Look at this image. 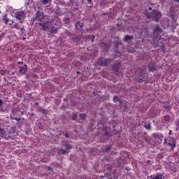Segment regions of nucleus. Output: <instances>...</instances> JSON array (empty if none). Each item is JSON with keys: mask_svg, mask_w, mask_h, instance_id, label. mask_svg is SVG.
I'll return each instance as SVG.
<instances>
[{"mask_svg": "<svg viewBox=\"0 0 179 179\" xmlns=\"http://www.w3.org/2000/svg\"><path fill=\"white\" fill-rule=\"evenodd\" d=\"M162 33H163V30L157 25L154 29L152 37L154 38L155 47H161L162 50L164 52L166 47L163 43V41H164V38H162Z\"/></svg>", "mask_w": 179, "mask_h": 179, "instance_id": "f257e3e1", "label": "nucleus"}, {"mask_svg": "<svg viewBox=\"0 0 179 179\" xmlns=\"http://www.w3.org/2000/svg\"><path fill=\"white\" fill-rule=\"evenodd\" d=\"M145 15L147 16V19H151V20H154V22H159L160 19H162V13H160L157 10H152L150 12L145 10Z\"/></svg>", "mask_w": 179, "mask_h": 179, "instance_id": "f03ea898", "label": "nucleus"}, {"mask_svg": "<svg viewBox=\"0 0 179 179\" xmlns=\"http://www.w3.org/2000/svg\"><path fill=\"white\" fill-rule=\"evenodd\" d=\"M113 59L100 57L97 62V64L100 66H108V64L113 62Z\"/></svg>", "mask_w": 179, "mask_h": 179, "instance_id": "7ed1b4c3", "label": "nucleus"}, {"mask_svg": "<svg viewBox=\"0 0 179 179\" xmlns=\"http://www.w3.org/2000/svg\"><path fill=\"white\" fill-rule=\"evenodd\" d=\"M44 18V13L38 11L35 14V17H32L31 22H41Z\"/></svg>", "mask_w": 179, "mask_h": 179, "instance_id": "20e7f679", "label": "nucleus"}, {"mask_svg": "<svg viewBox=\"0 0 179 179\" xmlns=\"http://www.w3.org/2000/svg\"><path fill=\"white\" fill-rule=\"evenodd\" d=\"M14 17L18 19V20H22L24 19L26 15L24 14V11H13Z\"/></svg>", "mask_w": 179, "mask_h": 179, "instance_id": "39448f33", "label": "nucleus"}, {"mask_svg": "<svg viewBox=\"0 0 179 179\" xmlns=\"http://www.w3.org/2000/svg\"><path fill=\"white\" fill-rule=\"evenodd\" d=\"M168 145L171 148V150L174 152V148L177 146V143H176V139L173 138L169 137L168 138Z\"/></svg>", "mask_w": 179, "mask_h": 179, "instance_id": "423d86ee", "label": "nucleus"}, {"mask_svg": "<svg viewBox=\"0 0 179 179\" xmlns=\"http://www.w3.org/2000/svg\"><path fill=\"white\" fill-rule=\"evenodd\" d=\"M121 62L116 61L113 66V71H115V72H118V71H120V68H121Z\"/></svg>", "mask_w": 179, "mask_h": 179, "instance_id": "0eeeda50", "label": "nucleus"}, {"mask_svg": "<svg viewBox=\"0 0 179 179\" xmlns=\"http://www.w3.org/2000/svg\"><path fill=\"white\" fill-rule=\"evenodd\" d=\"M27 72V65L24 64L21 67H20V73H22V75H24Z\"/></svg>", "mask_w": 179, "mask_h": 179, "instance_id": "6e6552de", "label": "nucleus"}, {"mask_svg": "<svg viewBox=\"0 0 179 179\" xmlns=\"http://www.w3.org/2000/svg\"><path fill=\"white\" fill-rule=\"evenodd\" d=\"M152 138H155V139H158L162 142V138H163V134L159 133H154L152 134Z\"/></svg>", "mask_w": 179, "mask_h": 179, "instance_id": "1a4fd4ad", "label": "nucleus"}, {"mask_svg": "<svg viewBox=\"0 0 179 179\" xmlns=\"http://www.w3.org/2000/svg\"><path fill=\"white\" fill-rule=\"evenodd\" d=\"M75 27L77 29V30H82V29H83V24L81 22L78 21L75 24Z\"/></svg>", "mask_w": 179, "mask_h": 179, "instance_id": "9d476101", "label": "nucleus"}, {"mask_svg": "<svg viewBox=\"0 0 179 179\" xmlns=\"http://www.w3.org/2000/svg\"><path fill=\"white\" fill-rule=\"evenodd\" d=\"M148 69L150 72H155V71H156V65H155L154 63H149Z\"/></svg>", "mask_w": 179, "mask_h": 179, "instance_id": "9b49d317", "label": "nucleus"}, {"mask_svg": "<svg viewBox=\"0 0 179 179\" xmlns=\"http://www.w3.org/2000/svg\"><path fill=\"white\" fill-rule=\"evenodd\" d=\"M143 82H148V77H146V76H141L138 79V83H143Z\"/></svg>", "mask_w": 179, "mask_h": 179, "instance_id": "f8f14e48", "label": "nucleus"}, {"mask_svg": "<svg viewBox=\"0 0 179 179\" xmlns=\"http://www.w3.org/2000/svg\"><path fill=\"white\" fill-rule=\"evenodd\" d=\"M2 22L4 23V24H8L9 23L10 20L8 18V15L6 14L2 17Z\"/></svg>", "mask_w": 179, "mask_h": 179, "instance_id": "ddd939ff", "label": "nucleus"}, {"mask_svg": "<svg viewBox=\"0 0 179 179\" xmlns=\"http://www.w3.org/2000/svg\"><path fill=\"white\" fill-rule=\"evenodd\" d=\"M0 138H6V131L2 128H0Z\"/></svg>", "mask_w": 179, "mask_h": 179, "instance_id": "4468645a", "label": "nucleus"}, {"mask_svg": "<svg viewBox=\"0 0 179 179\" xmlns=\"http://www.w3.org/2000/svg\"><path fill=\"white\" fill-rule=\"evenodd\" d=\"M134 38L133 36L126 35L124 37V41H129V40H132Z\"/></svg>", "mask_w": 179, "mask_h": 179, "instance_id": "2eb2a0df", "label": "nucleus"}, {"mask_svg": "<svg viewBox=\"0 0 179 179\" xmlns=\"http://www.w3.org/2000/svg\"><path fill=\"white\" fill-rule=\"evenodd\" d=\"M152 179H163V174L158 173L156 176L153 177Z\"/></svg>", "mask_w": 179, "mask_h": 179, "instance_id": "dca6fc26", "label": "nucleus"}, {"mask_svg": "<svg viewBox=\"0 0 179 179\" xmlns=\"http://www.w3.org/2000/svg\"><path fill=\"white\" fill-rule=\"evenodd\" d=\"M64 22L66 24H69V23H71V18H69V17H65L64 19Z\"/></svg>", "mask_w": 179, "mask_h": 179, "instance_id": "f3484780", "label": "nucleus"}, {"mask_svg": "<svg viewBox=\"0 0 179 179\" xmlns=\"http://www.w3.org/2000/svg\"><path fill=\"white\" fill-rule=\"evenodd\" d=\"M79 116L81 120H86L87 115L86 113H80Z\"/></svg>", "mask_w": 179, "mask_h": 179, "instance_id": "a211bd4d", "label": "nucleus"}, {"mask_svg": "<svg viewBox=\"0 0 179 179\" xmlns=\"http://www.w3.org/2000/svg\"><path fill=\"white\" fill-rule=\"evenodd\" d=\"M143 127L144 128H145V129H152V127H150V123H144Z\"/></svg>", "mask_w": 179, "mask_h": 179, "instance_id": "6ab92c4d", "label": "nucleus"}, {"mask_svg": "<svg viewBox=\"0 0 179 179\" xmlns=\"http://www.w3.org/2000/svg\"><path fill=\"white\" fill-rule=\"evenodd\" d=\"M113 100L114 103H117V102L120 101V98L117 95H115L113 96Z\"/></svg>", "mask_w": 179, "mask_h": 179, "instance_id": "aec40b11", "label": "nucleus"}, {"mask_svg": "<svg viewBox=\"0 0 179 179\" xmlns=\"http://www.w3.org/2000/svg\"><path fill=\"white\" fill-rule=\"evenodd\" d=\"M66 153V150L64 149H60L58 152V155H65Z\"/></svg>", "mask_w": 179, "mask_h": 179, "instance_id": "412c9836", "label": "nucleus"}, {"mask_svg": "<svg viewBox=\"0 0 179 179\" xmlns=\"http://www.w3.org/2000/svg\"><path fill=\"white\" fill-rule=\"evenodd\" d=\"M39 113H41L42 114L45 115V114H47V110H45V109H44L43 108H41L39 109Z\"/></svg>", "mask_w": 179, "mask_h": 179, "instance_id": "4be33fe9", "label": "nucleus"}, {"mask_svg": "<svg viewBox=\"0 0 179 179\" xmlns=\"http://www.w3.org/2000/svg\"><path fill=\"white\" fill-rule=\"evenodd\" d=\"M72 118L73 121H78V114L73 113Z\"/></svg>", "mask_w": 179, "mask_h": 179, "instance_id": "5701e85b", "label": "nucleus"}, {"mask_svg": "<svg viewBox=\"0 0 179 179\" xmlns=\"http://www.w3.org/2000/svg\"><path fill=\"white\" fill-rule=\"evenodd\" d=\"M13 27H14V29H17V30H20V27L19 26V24H17V23L14 24Z\"/></svg>", "mask_w": 179, "mask_h": 179, "instance_id": "b1692460", "label": "nucleus"}, {"mask_svg": "<svg viewBox=\"0 0 179 179\" xmlns=\"http://www.w3.org/2000/svg\"><path fill=\"white\" fill-rule=\"evenodd\" d=\"M57 31H58V29H52L51 30H50V33L52 34H55V33H57Z\"/></svg>", "mask_w": 179, "mask_h": 179, "instance_id": "393cba45", "label": "nucleus"}, {"mask_svg": "<svg viewBox=\"0 0 179 179\" xmlns=\"http://www.w3.org/2000/svg\"><path fill=\"white\" fill-rule=\"evenodd\" d=\"M164 120L166 121V122L170 121V115H165L164 117Z\"/></svg>", "mask_w": 179, "mask_h": 179, "instance_id": "a878e982", "label": "nucleus"}, {"mask_svg": "<svg viewBox=\"0 0 179 179\" xmlns=\"http://www.w3.org/2000/svg\"><path fill=\"white\" fill-rule=\"evenodd\" d=\"M143 140L145 141V142H149V137L148 136L144 135L143 136Z\"/></svg>", "mask_w": 179, "mask_h": 179, "instance_id": "bb28decb", "label": "nucleus"}, {"mask_svg": "<svg viewBox=\"0 0 179 179\" xmlns=\"http://www.w3.org/2000/svg\"><path fill=\"white\" fill-rule=\"evenodd\" d=\"M43 5H47L49 2H51V0H42Z\"/></svg>", "mask_w": 179, "mask_h": 179, "instance_id": "cd10ccee", "label": "nucleus"}, {"mask_svg": "<svg viewBox=\"0 0 179 179\" xmlns=\"http://www.w3.org/2000/svg\"><path fill=\"white\" fill-rule=\"evenodd\" d=\"M109 150H111V147L106 146L104 149V152H108Z\"/></svg>", "mask_w": 179, "mask_h": 179, "instance_id": "c85d7f7f", "label": "nucleus"}, {"mask_svg": "<svg viewBox=\"0 0 179 179\" xmlns=\"http://www.w3.org/2000/svg\"><path fill=\"white\" fill-rule=\"evenodd\" d=\"M21 33H22V34H24V33H26V29H24V27L20 28Z\"/></svg>", "mask_w": 179, "mask_h": 179, "instance_id": "c756f323", "label": "nucleus"}, {"mask_svg": "<svg viewBox=\"0 0 179 179\" xmlns=\"http://www.w3.org/2000/svg\"><path fill=\"white\" fill-rule=\"evenodd\" d=\"M66 150H69L70 149H72V146L67 144V145H66Z\"/></svg>", "mask_w": 179, "mask_h": 179, "instance_id": "7c9ffc66", "label": "nucleus"}, {"mask_svg": "<svg viewBox=\"0 0 179 179\" xmlns=\"http://www.w3.org/2000/svg\"><path fill=\"white\" fill-rule=\"evenodd\" d=\"M3 106V100L0 99V108Z\"/></svg>", "mask_w": 179, "mask_h": 179, "instance_id": "2f4dec72", "label": "nucleus"}, {"mask_svg": "<svg viewBox=\"0 0 179 179\" xmlns=\"http://www.w3.org/2000/svg\"><path fill=\"white\" fill-rule=\"evenodd\" d=\"M13 120H15V121H20L22 119L20 117H13Z\"/></svg>", "mask_w": 179, "mask_h": 179, "instance_id": "473e14b6", "label": "nucleus"}, {"mask_svg": "<svg viewBox=\"0 0 179 179\" xmlns=\"http://www.w3.org/2000/svg\"><path fill=\"white\" fill-rule=\"evenodd\" d=\"M48 23H54V19L48 20Z\"/></svg>", "mask_w": 179, "mask_h": 179, "instance_id": "72a5a7b5", "label": "nucleus"}, {"mask_svg": "<svg viewBox=\"0 0 179 179\" xmlns=\"http://www.w3.org/2000/svg\"><path fill=\"white\" fill-rule=\"evenodd\" d=\"M43 27V30H44V31H45V30H47V27H45V24L42 25Z\"/></svg>", "mask_w": 179, "mask_h": 179, "instance_id": "f704fd0d", "label": "nucleus"}, {"mask_svg": "<svg viewBox=\"0 0 179 179\" xmlns=\"http://www.w3.org/2000/svg\"><path fill=\"white\" fill-rule=\"evenodd\" d=\"M166 143H169V140L164 139V145H166Z\"/></svg>", "mask_w": 179, "mask_h": 179, "instance_id": "c9c22d12", "label": "nucleus"}, {"mask_svg": "<svg viewBox=\"0 0 179 179\" xmlns=\"http://www.w3.org/2000/svg\"><path fill=\"white\" fill-rule=\"evenodd\" d=\"M108 135H109L108 131H105V136H109Z\"/></svg>", "mask_w": 179, "mask_h": 179, "instance_id": "e433bc0d", "label": "nucleus"}, {"mask_svg": "<svg viewBox=\"0 0 179 179\" xmlns=\"http://www.w3.org/2000/svg\"><path fill=\"white\" fill-rule=\"evenodd\" d=\"M92 43H93V41H94V35H92Z\"/></svg>", "mask_w": 179, "mask_h": 179, "instance_id": "4c0bfd02", "label": "nucleus"}, {"mask_svg": "<svg viewBox=\"0 0 179 179\" xmlns=\"http://www.w3.org/2000/svg\"><path fill=\"white\" fill-rule=\"evenodd\" d=\"M17 65H23V62H17Z\"/></svg>", "mask_w": 179, "mask_h": 179, "instance_id": "58836bf2", "label": "nucleus"}, {"mask_svg": "<svg viewBox=\"0 0 179 179\" xmlns=\"http://www.w3.org/2000/svg\"><path fill=\"white\" fill-rule=\"evenodd\" d=\"M65 136H66V138H69V134L68 133H66V134H65Z\"/></svg>", "mask_w": 179, "mask_h": 179, "instance_id": "ea45409f", "label": "nucleus"}, {"mask_svg": "<svg viewBox=\"0 0 179 179\" xmlns=\"http://www.w3.org/2000/svg\"><path fill=\"white\" fill-rule=\"evenodd\" d=\"M129 52H131V54H134L135 50H130Z\"/></svg>", "mask_w": 179, "mask_h": 179, "instance_id": "a19ab883", "label": "nucleus"}, {"mask_svg": "<svg viewBox=\"0 0 179 179\" xmlns=\"http://www.w3.org/2000/svg\"><path fill=\"white\" fill-rule=\"evenodd\" d=\"M88 3L91 4L92 3V0H87Z\"/></svg>", "mask_w": 179, "mask_h": 179, "instance_id": "79ce46f5", "label": "nucleus"}, {"mask_svg": "<svg viewBox=\"0 0 179 179\" xmlns=\"http://www.w3.org/2000/svg\"><path fill=\"white\" fill-rule=\"evenodd\" d=\"M38 24H39V26H43L44 25V24H41V23H38Z\"/></svg>", "mask_w": 179, "mask_h": 179, "instance_id": "37998d69", "label": "nucleus"}, {"mask_svg": "<svg viewBox=\"0 0 179 179\" xmlns=\"http://www.w3.org/2000/svg\"><path fill=\"white\" fill-rule=\"evenodd\" d=\"M152 7L148 8V10H152Z\"/></svg>", "mask_w": 179, "mask_h": 179, "instance_id": "c03bdc74", "label": "nucleus"}, {"mask_svg": "<svg viewBox=\"0 0 179 179\" xmlns=\"http://www.w3.org/2000/svg\"><path fill=\"white\" fill-rule=\"evenodd\" d=\"M22 40H23V41H24L26 40V37H23Z\"/></svg>", "mask_w": 179, "mask_h": 179, "instance_id": "a18cd8bd", "label": "nucleus"}, {"mask_svg": "<svg viewBox=\"0 0 179 179\" xmlns=\"http://www.w3.org/2000/svg\"><path fill=\"white\" fill-rule=\"evenodd\" d=\"M35 106H38V102H36Z\"/></svg>", "mask_w": 179, "mask_h": 179, "instance_id": "49530a36", "label": "nucleus"}, {"mask_svg": "<svg viewBox=\"0 0 179 179\" xmlns=\"http://www.w3.org/2000/svg\"><path fill=\"white\" fill-rule=\"evenodd\" d=\"M147 163H150V160H148V161H147Z\"/></svg>", "mask_w": 179, "mask_h": 179, "instance_id": "de8ad7c7", "label": "nucleus"}, {"mask_svg": "<svg viewBox=\"0 0 179 179\" xmlns=\"http://www.w3.org/2000/svg\"><path fill=\"white\" fill-rule=\"evenodd\" d=\"M176 2H178V3H179V0H176Z\"/></svg>", "mask_w": 179, "mask_h": 179, "instance_id": "09e8293b", "label": "nucleus"}, {"mask_svg": "<svg viewBox=\"0 0 179 179\" xmlns=\"http://www.w3.org/2000/svg\"><path fill=\"white\" fill-rule=\"evenodd\" d=\"M70 3H72V0H70Z\"/></svg>", "mask_w": 179, "mask_h": 179, "instance_id": "8fccbe9b", "label": "nucleus"}, {"mask_svg": "<svg viewBox=\"0 0 179 179\" xmlns=\"http://www.w3.org/2000/svg\"><path fill=\"white\" fill-rule=\"evenodd\" d=\"M165 108H169V107L168 106H165Z\"/></svg>", "mask_w": 179, "mask_h": 179, "instance_id": "3c124183", "label": "nucleus"}, {"mask_svg": "<svg viewBox=\"0 0 179 179\" xmlns=\"http://www.w3.org/2000/svg\"><path fill=\"white\" fill-rule=\"evenodd\" d=\"M12 74H13V75H15V73H14L13 72L12 73Z\"/></svg>", "mask_w": 179, "mask_h": 179, "instance_id": "603ef678", "label": "nucleus"}, {"mask_svg": "<svg viewBox=\"0 0 179 179\" xmlns=\"http://www.w3.org/2000/svg\"><path fill=\"white\" fill-rule=\"evenodd\" d=\"M169 134H171V131H170Z\"/></svg>", "mask_w": 179, "mask_h": 179, "instance_id": "864d4df0", "label": "nucleus"}, {"mask_svg": "<svg viewBox=\"0 0 179 179\" xmlns=\"http://www.w3.org/2000/svg\"><path fill=\"white\" fill-rule=\"evenodd\" d=\"M119 55H121V54L119 52Z\"/></svg>", "mask_w": 179, "mask_h": 179, "instance_id": "5fc2aeb1", "label": "nucleus"}, {"mask_svg": "<svg viewBox=\"0 0 179 179\" xmlns=\"http://www.w3.org/2000/svg\"><path fill=\"white\" fill-rule=\"evenodd\" d=\"M173 1H176L177 0H173Z\"/></svg>", "mask_w": 179, "mask_h": 179, "instance_id": "6e6d98bb", "label": "nucleus"}, {"mask_svg": "<svg viewBox=\"0 0 179 179\" xmlns=\"http://www.w3.org/2000/svg\"><path fill=\"white\" fill-rule=\"evenodd\" d=\"M0 33H1V30H0Z\"/></svg>", "mask_w": 179, "mask_h": 179, "instance_id": "4d7b16f0", "label": "nucleus"}]
</instances>
